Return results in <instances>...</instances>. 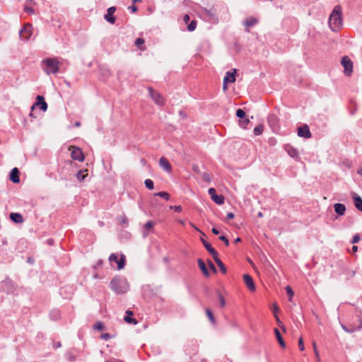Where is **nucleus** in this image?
I'll use <instances>...</instances> for the list:
<instances>
[{"label":"nucleus","instance_id":"nucleus-23","mask_svg":"<svg viewBox=\"0 0 362 362\" xmlns=\"http://www.w3.org/2000/svg\"><path fill=\"white\" fill-rule=\"evenodd\" d=\"M10 218L16 223H22L24 221L23 216L19 213H11Z\"/></svg>","mask_w":362,"mask_h":362},{"label":"nucleus","instance_id":"nucleus-37","mask_svg":"<svg viewBox=\"0 0 362 362\" xmlns=\"http://www.w3.org/2000/svg\"><path fill=\"white\" fill-rule=\"evenodd\" d=\"M93 328L95 329H97V330H99V331H102L104 329V324L102 322H97L94 325H93Z\"/></svg>","mask_w":362,"mask_h":362},{"label":"nucleus","instance_id":"nucleus-6","mask_svg":"<svg viewBox=\"0 0 362 362\" xmlns=\"http://www.w3.org/2000/svg\"><path fill=\"white\" fill-rule=\"evenodd\" d=\"M33 34V26L31 24H26L20 30L19 35L23 40H28Z\"/></svg>","mask_w":362,"mask_h":362},{"label":"nucleus","instance_id":"nucleus-16","mask_svg":"<svg viewBox=\"0 0 362 362\" xmlns=\"http://www.w3.org/2000/svg\"><path fill=\"white\" fill-rule=\"evenodd\" d=\"M116 8L111 6L107 8V13L105 14L104 18L109 23L113 24L115 22V18L113 16V13L115 12Z\"/></svg>","mask_w":362,"mask_h":362},{"label":"nucleus","instance_id":"nucleus-52","mask_svg":"<svg viewBox=\"0 0 362 362\" xmlns=\"http://www.w3.org/2000/svg\"><path fill=\"white\" fill-rule=\"evenodd\" d=\"M202 177H203V180L206 182H210V180H211L209 175L207 173H204Z\"/></svg>","mask_w":362,"mask_h":362},{"label":"nucleus","instance_id":"nucleus-54","mask_svg":"<svg viewBox=\"0 0 362 362\" xmlns=\"http://www.w3.org/2000/svg\"><path fill=\"white\" fill-rule=\"evenodd\" d=\"M314 352H315V356H316V358H317V362H320V355H319V352H318L317 349H315L314 350Z\"/></svg>","mask_w":362,"mask_h":362},{"label":"nucleus","instance_id":"nucleus-55","mask_svg":"<svg viewBox=\"0 0 362 362\" xmlns=\"http://www.w3.org/2000/svg\"><path fill=\"white\" fill-rule=\"evenodd\" d=\"M234 218V214L232 212H228L227 214V218L228 219H233Z\"/></svg>","mask_w":362,"mask_h":362},{"label":"nucleus","instance_id":"nucleus-29","mask_svg":"<svg viewBox=\"0 0 362 362\" xmlns=\"http://www.w3.org/2000/svg\"><path fill=\"white\" fill-rule=\"evenodd\" d=\"M216 263L217 264L218 267L220 268L221 272L223 274L226 273V268L223 263L221 262V260L218 257V255H216L215 257H213Z\"/></svg>","mask_w":362,"mask_h":362},{"label":"nucleus","instance_id":"nucleus-53","mask_svg":"<svg viewBox=\"0 0 362 362\" xmlns=\"http://www.w3.org/2000/svg\"><path fill=\"white\" fill-rule=\"evenodd\" d=\"M50 315L52 316V317H53L54 320H57V317H58L59 315V312L58 311H54L52 313L50 314Z\"/></svg>","mask_w":362,"mask_h":362},{"label":"nucleus","instance_id":"nucleus-20","mask_svg":"<svg viewBox=\"0 0 362 362\" xmlns=\"http://www.w3.org/2000/svg\"><path fill=\"white\" fill-rule=\"evenodd\" d=\"M10 180L13 183H18L20 182L19 170L17 168H14L11 170L10 173Z\"/></svg>","mask_w":362,"mask_h":362},{"label":"nucleus","instance_id":"nucleus-46","mask_svg":"<svg viewBox=\"0 0 362 362\" xmlns=\"http://www.w3.org/2000/svg\"><path fill=\"white\" fill-rule=\"evenodd\" d=\"M219 239L224 242L225 245L228 246L229 245L228 239L225 235H221L219 237Z\"/></svg>","mask_w":362,"mask_h":362},{"label":"nucleus","instance_id":"nucleus-22","mask_svg":"<svg viewBox=\"0 0 362 362\" xmlns=\"http://www.w3.org/2000/svg\"><path fill=\"white\" fill-rule=\"evenodd\" d=\"M334 209L335 212L339 215L343 216L346 211V206L343 204L336 203L334 204Z\"/></svg>","mask_w":362,"mask_h":362},{"label":"nucleus","instance_id":"nucleus-64","mask_svg":"<svg viewBox=\"0 0 362 362\" xmlns=\"http://www.w3.org/2000/svg\"><path fill=\"white\" fill-rule=\"evenodd\" d=\"M75 126L77 127H80L81 126V122H75Z\"/></svg>","mask_w":362,"mask_h":362},{"label":"nucleus","instance_id":"nucleus-44","mask_svg":"<svg viewBox=\"0 0 362 362\" xmlns=\"http://www.w3.org/2000/svg\"><path fill=\"white\" fill-rule=\"evenodd\" d=\"M298 346L300 351H303L305 349L303 340L302 337H300L298 340Z\"/></svg>","mask_w":362,"mask_h":362},{"label":"nucleus","instance_id":"nucleus-24","mask_svg":"<svg viewBox=\"0 0 362 362\" xmlns=\"http://www.w3.org/2000/svg\"><path fill=\"white\" fill-rule=\"evenodd\" d=\"M354 201V205L356 208L358 210L362 211V199L356 194H354L352 196Z\"/></svg>","mask_w":362,"mask_h":362},{"label":"nucleus","instance_id":"nucleus-28","mask_svg":"<svg viewBox=\"0 0 362 362\" xmlns=\"http://www.w3.org/2000/svg\"><path fill=\"white\" fill-rule=\"evenodd\" d=\"M274 333H275L276 337L277 339V341L279 343V344L281 345V346L283 348H285L286 347L285 342L283 339L282 336L281 335L279 330L277 328L274 329Z\"/></svg>","mask_w":362,"mask_h":362},{"label":"nucleus","instance_id":"nucleus-63","mask_svg":"<svg viewBox=\"0 0 362 362\" xmlns=\"http://www.w3.org/2000/svg\"><path fill=\"white\" fill-rule=\"evenodd\" d=\"M223 88L224 90H226L228 88L227 83H223Z\"/></svg>","mask_w":362,"mask_h":362},{"label":"nucleus","instance_id":"nucleus-13","mask_svg":"<svg viewBox=\"0 0 362 362\" xmlns=\"http://www.w3.org/2000/svg\"><path fill=\"white\" fill-rule=\"evenodd\" d=\"M71 156L74 160L83 161L84 160V156L81 148L78 147H71Z\"/></svg>","mask_w":362,"mask_h":362},{"label":"nucleus","instance_id":"nucleus-32","mask_svg":"<svg viewBox=\"0 0 362 362\" xmlns=\"http://www.w3.org/2000/svg\"><path fill=\"white\" fill-rule=\"evenodd\" d=\"M206 316L208 317L209 320H210V322L212 323V324H215L216 323V320L214 317V315L211 312V310L210 309H206Z\"/></svg>","mask_w":362,"mask_h":362},{"label":"nucleus","instance_id":"nucleus-18","mask_svg":"<svg viewBox=\"0 0 362 362\" xmlns=\"http://www.w3.org/2000/svg\"><path fill=\"white\" fill-rule=\"evenodd\" d=\"M243 279L246 286L251 291H255V285L253 282L252 277L249 274H245L243 275Z\"/></svg>","mask_w":362,"mask_h":362},{"label":"nucleus","instance_id":"nucleus-7","mask_svg":"<svg viewBox=\"0 0 362 362\" xmlns=\"http://www.w3.org/2000/svg\"><path fill=\"white\" fill-rule=\"evenodd\" d=\"M341 64L344 69V74L350 76L353 72V63L351 59L347 56H344L341 60Z\"/></svg>","mask_w":362,"mask_h":362},{"label":"nucleus","instance_id":"nucleus-1","mask_svg":"<svg viewBox=\"0 0 362 362\" xmlns=\"http://www.w3.org/2000/svg\"><path fill=\"white\" fill-rule=\"evenodd\" d=\"M329 25L334 32L338 31L342 25L341 8L337 5L334 6L329 18Z\"/></svg>","mask_w":362,"mask_h":362},{"label":"nucleus","instance_id":"nucleus-45","mask_svg":"<svg viewBox=\"0 0 362 362\" xmlns=\"http://www.w3.org/2000/svg\"><path fill=\"white\" fill-rule=\"evenodd\" d=\"M144 43V40L143 38H137L136 40H135V45L137 46V47H139L140 45H143Z\"/></svg>","mask_w":362,"mask_h":362},{"label":"nucleus","instance_id":"nucleus-12","mask_svg":"<svg viewBox=\"0 0 362 362\" xmlns=\"http://www.w3.org/2000/svg\"><path fill=\"white\" fill-rule=\"evenodd\" d=\"M149 95L155 103L158 105H163L164 103V99L158 92L153 90L151 88H148Z\"/></svg>","mask_w":362,"mask_h":362},{"label":"nucleus","instance_id":"nucleus-39","mask_svg":"<svg viewBox=\"0 0 362 362\" xmlns=\"http://www.w3.org/2000/svg\"><path fill=\"white\" fill-rule=\"evenodd\" d=\"M236 116L240 119H243L245 116V112L242 109H238L236 111Z\"/></svg>","mask_w":362,"mask_h":362},{"label":"nucleus","instance_id":"nucleus-19","mask_svg":"<svg viewBox=\"0 0 362 362\" xmlns=\"http://www.w3.org/2000/svg\"><path fill=\"white\" fill-rule=\"evenodd\" d=\"M235 74H236L235 69H233L232 72L228 71L223 78V83H234L235 81Z\"/></svg>","mask_w":362,"mask_h":362},{"label":"nucleus","instance_id":"nucleus-30","mask_svg":"<svg viewBox=\"0 0 362 362\" xmlns=\"http://www.w3.org/2000/svg\"><path fill=\"white\" fill-rule=\"evenodd\" d=\"M125 261H126L125 256L124 255H122L120 257V259H118L117 262H116V263L117 264V269L120 270L124 267Z\"/></svg>","mask_w":362,"mask_h":362},{"label":"nucleus","instance_id":"nucleus-34","mask_svg":"<svg viewBox=\"0 0 362 362\" xmlns=\"http://www.w3.org/2000/svg\"><path fill=\"white\" fill-rule=\"evenodd\" d=\"M264 127L262 125H258L255 127L253 132L255 136L260 135L263 132Z\"/></svg>","mask_w":362,"mask_h":362},{"label":"nucleus","instance_id":"nucleus-25","mask_svg":"<svg viewBox=\"0 0 362 362\" xmlns=\"http://www.w3.org/2000/svg\"><path fill=\"white\" fill-rule=\"evenodd\" d=\"M197 262H198V266L200 268V269L202 270V272H203V274L206 276H209V272L208 271V269H207V268H206L204 261L202 259H199L197 260Z\"/></svg>","mask_w":362,"mask_h":362},{"label":"nucleus","instance_id":"nucleus-61","mask_svg":"<svg viewBox=\"0 0 362 362\" xmlns=\"http://www.w3.org/2000/svg\"><path fill=\"white\" fill-rule=\"evenodd\" d=\"M357 250H358V247H357V246L354 245V246L352 247V252H356Z\"/></svg>","mask_w":362,"mask_h":362},{"label":"nucleus","instance_id":"nucleus-26","mask_svg":"<svg viewBox=\"0 0 362 362\" xmlns=\"http://www.w3.org/2000/svg\"><path fill=\"white\" fill-rule=\"evenodd\" d=\"M243 23L247 28H250L257 23V19L255 17H249L245 19Z\"/></svg>","mask_w":362,"mask_h":362},{"label":"nucleus","instance_id":"nucleus-50","mask_svg":"<svg viewBox=\"0 0 362 362\" xmlns=\"http://www.w3.org/2000/svg\"><path fill=\"white\" fill-rule=\"evenodd\" d=\"M103 339H105V340H108L110 339V334L108 333H103L101 334V337H100Z\"/></svg>","mask_w":362,"mask_h":362},{"label":"nucleus","instance_id":"nucleus-27","mask_svg":"<svg viewBox=\"0 0 362 362\" xmlns=\"http://www.w3.org/2000/svg\"><path fill=\"white\" fill-rule=\"evenodd\" d=\"M126 313L127 314V315L124 317V321L129 324L136 325L137 321L134 318L130 317V315H133V313L130 310H127Z\"/></svg>","mask_w":362,"mask_h":362},{"label":"nucleus","instance_id":"nucleus-33","mask_svg":"<svg viewBox=\"0 0 362 362\" xmlns=\"http://www.w3.org/2000/svg\"><path fill=\"white\" fill-rule=\"evenodd\" d=\"M32 2H33V1H32V0H28V1H27V3H26V5H25V7H24V11H25L26 13H30V14L34 13V9H33L31 6H30L28 5V3H32Z\"/></svg>","mask_w":362,"mask_h":362},{"label":"nucleus","instance_id":"nucleus-38","mask_svg":"<svg viewBox=\"0 0 362 362\" xmlns=\"http://www.w3.org/2000/svg\"><path fill=\"white\" fill-rule=\"evenodd\" d=\"M286 293L289 298V300H291V299L294 295V293H293L292 288L289 286H287L286 287Z\"/></svg>","mask_w":362,"mask_h":362},{"label":"nucleus","instance_id":"nucleus-10","mask_svg":"<svg viewBox=\"0 0 362 362\" xmlns=\"http://www.w3.org/2000/svg\"><path fill=\"white\" fill-rule=\"evenodd\" d=\"M209 194L211 199L217 204H223L224 203V197L222 195H218L214 188L209 189Z\"/></svg>","mask_w":362,"mask_h":362},{"label":"nucleus","instance_id":"nucleus-35","mask_svg":"<svg viewBox=\"0 0 362 362\" xmlns=\"http://www.w3.org/2000/svg\"><path fill=\"white\" fill-rule=\"evenodd\" d=\"M154 196H158V197H162V198L165 199V200H168L170 198L169 194L165 192H159L155 193Z\"/></svg>","mask_w":362,"mask_h":362},{"label":"nucleus","instance_id":"nucleus-11","mask_svg":"<svg viewBox=\"0 0 362 362\" xmlns=\"http://www.w3.org/2000/svg\"><path fill=\"white\" fill-rule=\"evenodd\" d=\"M298 136L305 139H309L312 136L309 127L307 124H303L298 128Z\"/></svg>","mask_w":362,"mask_h":362},{"label":"nucleus","instance_id":"nucleus-31","mask_svg":"<svg viewBox=\"0 0 362 362\" xmlns=\"http://www.w3.org/2000/svg\"><path fill=\"white\" fill-rule=\"evenodd\" d=\"M87 170H79L76 174V177L78 181L82 182L85 177H86L87 174Z\"/></svg>","mask_w":362,"mask_h":362},{"label":"nucleus","instance_id":"nucleus-60","mask_svg":"<svg viewBox=\"0 0 362 362\" xmlns=\"http://www.w3.org/2000/svg\"><path fill=\"white\" fill-rule=\"evenodd\" d=\"M127 218L125 216H124V217L122 218V220H121V223H127Z\"/></svg>","mask_w":362,"mask_h":362},{"label":"nucleus","instance_id":"nucleus-42","mask_svg":"<svg viewBox=\"0 0 362 362\" xmlns=\"http://www.w3.org/2000/svg\"><path fill=\"white\" fill-rule=\"evenodd\" d=\"M250 122V120L248 119H242V120H240V125L241 127L245 128Z\"/></svg>","mask_w":362,"mask_h":362},{"label":"nucleus","instance_id":"nucleus-41","mask_svg":"<svg viewBox=\"0 0 362 362\" xmlns=\"http://www.w3.org/2000/svg\"><path fill=\"white\" fill-rule=\"evenodd\" d=\"M218 297L220 302V305L221 307H224L226 305V301L223 296L221 294L220 292L218 293Z\"/></svg>","mask_w":362,"mask_h":362},{"label":"nucleus","instance_id":"nucleus-5","mask_svg":"<svg viewBox=\"0 0 362 362\" xmlns=\"http://www.w3.org/2000/svg\"><path fill=\"white\" fill-rule=\"evenodd\" d=\"M0 289L6 293L11 294L16 291V287L12 280H11L9 278H6L1 282Z\"/></svg>","mask_w":362,"mask_h":362},{"label":"nucleus","instance_id":"nucleus-21","mask_svg":"<svg viewBox=\"0 0 362 362\" xmlns=\"http://www.w3.org/2000/svg\"><path fill=\"white\" fill-rule=\"evenodd\" d=\"M201 241L203 243L204 247L213 256V257L218 255L216 250L211 245V244L207 243L204 238H201Z\"/></svg>","mask_w":362,"mask_h":362},{"label":"nucleus","instance_id":"nucleus-62","mask_svg":"<svg viewBox=\"0 0 362 362\" xmlns=\"http://www.w3.org/2000/svg\"><path fill=\"white\" fill-rule=\"evenodd\" d=\"M190 225H191V226H192V227H193L196 230L201 232V231L198 229V228H197V227H196V226H195L192 223H190Z\"/></svg>","mask_w":362,"mask_h":362},{"label":"nucleus","instance_id":"nucleus-43","mask_svg":"<svg viewBox=\"0 0 362 362\" xmlns=\"http://www.w3.org/2000/svg\"><path fill=\"white\" fill-rule=\"evenodd\" d=\"M118 258L115 254H111L109 257V261L110 263H112L113 262H117Z\"/></svg>","mask_w":362,"mask_h":362},{"label":"nucleus","instance_id":"nucleus-15","mask_svg":"<svg viewBox=\"0 0 362 362\" xmlns=\"http://www.w3.org/2000/svg\"><path fill=\"white\" fill-rule=\"evenodd\" d=\"M159 165L160 168L167 172L168 173H170L172 171L171 165L168 160V159L165 157H161L159 160Z\"/></svg>","mask_w":362,"mask_h":362},{"label":"nucleus","instance_id":"nucleus-8","mask_svg":"<svg viewBox=\"0 0 362 362\" xmlns=\"http://www.w3.org/2000/svg\"><path fill=\"white\" fill-rule=\"evenodd\" d=\"M202 15L204 16L206 21H207L210 23H217L218 22V19L215 12L212 9H211V10L204 9L202 11Z\"/></svg>","mask_w":362,"mask_h":362},{"label":"nucleus","instance_id":"nucleus-17","mask_svg":"<svg viewBox=\"0 0 362 362\" xmlns=\"http://www.w3.org/2000/svg\"><path fill=\"white\" fill-rule=\"evenodd\" d=\"M267 122L269 126L274 130L279 128V118L274 114L268 116Z\"/></svg>","mask_w":362,"mask_h":362},{"label":"nucleus","instance_id":"nucleus-57","mask_svg":"<svg viewBox=\"0 0 362 362\" xmlns=\"http://www.w3.org/2000/svg\"><path fill=\"white\" fill-rule=\"evenodd\" d=\"M211 231H212V233H213L214 234H215V235H218V234L219 233L218 230V229H216V228H213L211 229Z\"/></svg>","mask_w":362,"mask_h":362},{"label":"nucleus","instance_id":"nucleus-14","mask_svg":"<svg viewBox=\"0 0 362 362\" xmlns=\"http://www.w3.org/2000/svg\"><path fill=\"white\" fill-rule=\"evenodd\" d=\"M36 99L37 102L32 106L31 109L33 110L35 106L37 105L40 107V110L45 112L47 110V104L45 101L44 97L42 95H37Z\"/></svg>","mask_w":362,"mask_h":362},{"label":"nucleus","instance_id":"nucleus-4","mask_svg":"<svg viewBox=\"0 0 362 362\" xmlns=\"http://www.w3.org/2000/svg\"><path fill=\"white\" fill-rule=\"evenodd\" d=\"M356 317H357L360 325L358 327L351 325V327H347L341 324V328L347 333H353L355 331L361 330L362 329V310L358 308H356Z\"/></svg>","mask_w":362,"mask_h":362},{"label":"nucleus","instance_id":"nucleus-59","mask_svg":"<svg viewBox=\"0 0 362 362\" xmlns=\"http://www.w3.org/2000/svg\"><path fill=\"white\" fill-rule=\"evenodd\" d=\"M275 318L276 320V322H277L278 325L279 326H281L282 322H281V320H279V317L276 315H275Z\"/></svg>","mask_w":362,"mask_h":362},{"label":"nucleus","instance_id":"nucleus-36","mask_svg":"<svg viewBox=\"0 0 362 362\" xmlns=\"http://www.w3.org/2000/svg\"><path fill=\"white\" fill-rule=\"evenodd\" d=\"M144 184H145L146 187L148 188V189H153L154 185H153V182L151 180L146 179L144 182Z\"/></svg>","mask_w":362,"mask_h":362},{"label":"nucleus","instance_id":"nucleus-40","mask_svg":"<svg viewBox=\"0 0 362 362\" xmlns=\"http://www.w3.org/2000/svg\"><path fill=\"white\" fill-rule=\"evenodd\" d=\"M197 23L194 21H192L190 22V23L188 25L187 29L189 31H194L196 28Z\"/></svg>","mask_w":362,"mask_h":362},{"label":"nucleus","instance_id":"nucleus-51","mask_svg":"<svg viewBox=\"0 0 362 362\" xmlns=\"http://www.w3.org/2000/svg\"><path fill=\"white\" fill-rule=\"evenodd\" d=\"M209 267L210 269L214 272L216 273L217 272L216 269V267L214 266V264L211 262V261H209Z\"/></svg>","mask_w":362,"mask_h":362},{"label":"nucleus","instance_id":"nucleus-2","mask_svg":"<svg viewBox=\"0 0 362 362\" xmlns=\"http://www.w3.org/2000/svg\"><path fill=\"white\" fill-rule=\"evenodd\" d=\"M111 289L117 294H123L129 290V284L126 278L115 276L110 281Z\"/></svg>","mask_w":362,"mask_h":362},{"label":"nucleus","instance_id":"nucleus-3","mask_svg":"<svg viewBox=\"0 0 362 362\" xmlns=\"http://www.w3.org/2000/svg\"><path fill=\"white\" fill-rule=\"evenodd\" d=\"M42 65L43 70L48 75L57 74L59 69V63L54 58L44 59L42 62Z\"/></svg>","mask_w":362,"mask_h":362},{"label":"nucleus","instance_id":"nucleus-56","mask_svg":"<svg viewBox=\"0 0 362 362\" xmlns=\"http://www.w3.org/2000/svg\"><path fill=\"white\" fill-rule=\"evenodd\" d=\"M128 9L131 10L132 12H135L137 10V8L135 6H131L128 7Z\"/></svg>","mask_w":362,"mask_h":362},{"label":"nucleus","instance_id":"nucleus-47","mask_svg":"<svg viewBox=\"0 0 362 362\" xmlns=\"http://www.w3.org/2000/svg\"><path fill=\"white\" fill-rule=\"evenodd\" d=\"M153 226V223L152 221H148L146 223L144 228L147 230L151 229Z\"/></svg>","mask_w":362,"mask_h":362},{"label":"nucleus","instance_id":"nucleus-9","mask_svg":"<svg viewBox=\"0 0 362 362\" xmlns=\"http://www.w3.org/2000/svg\"><path fill=\"white\" fill-rule=\"evenodd\" d=\"M285 151L287 152V153L289 155L290 157L293 158L294 160L298 161L300 160V156L298 153V150L294 148L293 146L290 144L285 145L284 147Z\"/></svg>","mask_w":362,"mask_h":362},{"label":"nucleus","instance_id":"nucleus-58","mask_svg":"<svg viewBox=\"0 0 362 362\" xmlns=\"http://www.w3.org/2000/svg\"><path fill=\"white\" fill-rule=\"evenodd\" d=\"M183 20L185 22L187 23L189 21V16L187 14L184 16Z\"/></svg>","mask_w":362,"mask_h":362},{"label":"nucleus","instance_id":"nucleus-48","mask_svg":"<svg viewBox=\"0 0 362 362\" xmlns=\"http://www.w3.org/2000/svg\"><path fill=\"white\" fill-rule=\"evenodd\" d=\"M360 235L358 234H356L353 238H352V240H351V243H358L359 240H360Z\"/></svg>","mask_w":362,"mask_h":362},{"label":"nucleus","instance_id":"nucleus-49","mask_svg":"<svg viewBox=\"0 0 362 362\" xmlns=\"http://www.w3.org/2000/svg\"><path fill=\"white\" fill-rule=\"evenodd\" d=\"M170 209H174L177 212H180L182 211V206L180 205H178V206H171Z\"/></svg>","mask_w":362,"mask_h":362}]
</instances>
